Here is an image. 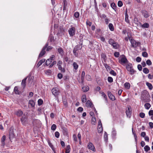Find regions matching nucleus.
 I'll return each mask as SVG.
<instances>
[{
  "label": "nucleus",
  "instance_id": "nucleus-45",
  "mask_svg": "<svg viewBox=\"0 0 153 153\" xmlns=\"http://www.w3.org/2000/svg\"><path fill=\"white\" fill-rule=\"evenodd\" d=\"M116 131L115 130H114L112 131V135L113 137H114L116 136Z\"/></svg>",
  "mask_w": 153,
  "mask_h": 153
},
{
  "label": "nucleus",
  "instance_id": "nucleus-25",
  "mask_svg": "<svg viewBox=\"0 0 153 153\" xmlns=\"http://www.w3.org/2000/svg\"><path fill=\"white\" fill-rule=\"evenodd\" d=\"M29 104L32 107H34L35 105V103L33 100H30L29 102Z\"/></svg>",
  "mask_w": 153,
  "mask_h": 153
},
{
  "label": "nucleus",
  "instance_id": "nucleus-54",
  "mask_svg": "<svg viewBox=\"0 0 153 153\" xmlns=\"http://www.w3.org/2000/svg\"><path fill=\"white\" fill-rule=\"evenodd\" d=\"M120 55L119 53L118 52H115L114 53V56L115 57H118Z\"/></svg>",
  "mask_w": 153,
  "mask_h": 153
},
{
  "label": "nucleus",
  "instance_id": "nucleus-40",
  "mask_svg": "<svg viewBox=\"0 0 153 153\" xmlns=\"http://www.w3.org/2000/svg\"><path fill=\"white\" fill-rule=\"evenodd\" d=\"M43 102V101L42 99H39L38 100V105H42V104Z\"/></svg>",
  "mask_w": 153,
  "mask_h": 153
},
{
  "label": "nucleus",
  "instance_id": "nucleus-35",
  "mask_svg": "<svg viewBox=\"0 0 153 153\" xmlns=\"http://www.w3.org/2000/svg\"><path fill=\"white\" fill-rule=\"evenodd\" d=\"M52 62L51 59L49 58L48 59L46 62V64L47 65H49Z\"/></svg>",
  "mask_w": 153,
  "mask_h": 153
},
{
  "label": "nucleus",
  "instance_id": "nucleus-38",
  "mask_svg": "<svg viewBox=\"0 0 153 153\" xmlns=\"http://www.w3.org/2000/svg\"><path fill=\"white\" fill-rule=\"evenodd\" d=\"M115 42L112 39H109L108 41L109 44L111 45H112Z\"/></svg>",
  "mask_w": 153,
  "mask_h": 153
},
{
  "label": "nucleus",
  "instance_id": "nucleus-64",
  "mask_svg": "<svg viewBox=\"0 0 153 153\" xmlns=\"http://www.w3.org/2000/svg\"><path fill=\"white\" fill-rule=\"evenodd\" d=\"M149 115H153V110H151L149 111Z\"/></svg>",
  "mask_w": 153,
  "mask_h": 153
},
{
  "label": "nucleus",
  "instance_id": "nucleus-28",
  "mask_svg": "<svg viewBox=\"0 0 153 153\" xmlns=\"http://www.w3.org/2000/svg\"><path fill=\"white\" fill-rule=\"evenodd\" d=\"M108 27L110 30L111 31H113L114 30V27L113 24L111 23H109L108 25Z\"/></svg>",
  "mask_w": 153,
  "mask_h": 153
},
{
  "label": "nucleus",
  "instance_id": "nucleus-2",
  "mask_svg": "<svg viewBox=\"0 0 153 153\" xmlns=\"http://www.w3.org/2000/svg\"><path fill=\"white\" fill-rule=\"evenodd\" d=\"M119 62L120 63L123 65L129 63L127 58L124 55H122L120 56Z\"/></svg>",
  "mask_w": 153,
  "mask_h": 153
},
{
  "label": "nucleus",
  "instance_id": "nucleus-47",
  "mask_svg": "<svg viewBox=\"0 0 153 153\" xmlns=\"http://www.w3.org/2000/svg\"><path fill=\"white\" fill-rule=\"evenodd\" d=\"M79 16V14L78 12H76L74 14V16L76 18H78Z\"/></svg>",
  "mask_w": 153,
  "mask_h": 153
},
{
  "label": "nucleus",
  "instance_id": "nucleus-23",
  "mask_svg": "<svg viewBox=\"0 0 153 153\" xmlns=\"http://www.w3.org/2000/svg\"><path fill=\"white\" fill-rule=\"evenodd\" d=\"M146 85L148 87L149 89L151 90L153 88V86L152 85L148 82H146Z\"/></svg>",
  "mask_w": 153,
  "mask_h": 153
},
{
  "label": "nucleus",
  "instance_id": "nucleus-30",
  "mask_svg": "<svg viewBox=\"0 0 153 153\" xmlns=\"http://www.w3.org/2000/svg\"><path fill=\"white\" fill-rule=\"evenodd\" d=\"M92 122L91 123L93 125H95L96 123V120L95 117H92Z\"/></svg>",
  "mask_w": 153,
  "mask_h": 153
},
{
  "label": "nucleus",
  "instance_id": "nucleus-59",
  "mask_svg": "<svg viewBox=\"0 0 153 153\" xmlns=\"http://www.w3.org/2000/svg\"><path fill=\"white\" fill-rule=\"evenodd\" d=\"M58 77L59 79H61L62 77V75L61 73H59L58 74Z\"/></svg>",
  "mask_w": 153,
  "mask_h": 153
},
{
  "label": "nucleus",
  "instance_id": "nucleus-22",
  "mask_svg": "<svg viewBox=\"0 0 153 153\" xmlns=\"http://www.w3.org/2000/svg\"><path fill=\"white\" fill-rule=\"evenodd\" d=\"M124 85L125 88L126 89H129L130 86V85L129 83L126 82L124 84Z\"/></svg>",
  "mask_w": 153,
  "mask_h": 153
},
{
  "label": "nucleus",
  "instance_id": "nucleus-24",
  "mask_svg": "<svg viewBox=\"0 0 153 153\" xmlns=\"http://www.w3.org/2000/svg\"><path fill=\"white\" fill-rule=\"evenodd\" d=\"M6 139V137L4 135L2 136L1 138V144L2 146H4V141Z\"/></svg>",
  "mask_w": 153,
  "mask_h": 153
},
{
  "label": "nucleus",
  "instance_id": "nucleus-56",
  "mask_svg": "<svg viewBox=\"0 0 153 153\" xmlns=\"http://www.w3.org/2000/svg\"><path fill=\"white\" fill-rule=\"evenodd\" d=\"M55 136L56 137H57V138H59V134L58 132L56 131L55 132Z\"/></svg>",
  "mask_w": 153,
  "mask_h": 153
},
{
  "label": "nucleus",
  "instance_id": "nucleus-15",
  "mask_svg": "<svg viewBox=\"0 0 153 153\" xmlns=\"http://www.w3.org/2000/svg\"><path fill=\"white\" fill-rule=\"evenodd\" d=\"M45 61V59H43L40 60L38 63L37 65V67L38 68L39 66L41 65Z\"/></svg>",
  "mask_w": 153,
  "mask_h": 153
},
{
  "label": "nucleus",
  "instance_id": "nucleus-21",
  "mask_svg": "<svg viewBox=\"0 0 153 153\" xmlns=\"http://www.w3.org/2000/svg\"><path fill=\"white\" fill-rule=\"evenodd\" d=\"M82 48V47H80V46H79L78 45H76L74 48L73 50L74 51H78L79 50L81 49V48Z\"/></svg>",
  "mask_w": 153,
  "mask_h": 153
},
{
  "label": "nucleus",
  "instance_id": "nucleus-63",
  "mask_svg": "<svg viewBox=\"0 0 153 153\" xmlns=\"http://www.w3.org/2000/svg\"><path fill=\"white\" fill-rule=\"evenodd\" d=\"M137 68H138V69L139 71H141L142 70V67L141 65H138Z\"/></svg>",
  "mask_w": 153,
  "mask_h": 153
},
{
  "label": "nucleus",
  "instance_id": "nucleus-18",
  "mask_svg": "<svg viewBox=\"0 0 153 153\" xmlns=\"http://www.w3.org/2000/svg\"><path fill=\"white\" fill-rule=\"evenodd\" d=\"M113 48L114 49H117L119 47V45L118 43L116 42H115L112 45Z\"/></svg>",
  "mask_w": 153,
  "mask_h": 153
},
{
  "label": "nucleus",
  "instance_id": "nucleus-31",
  "mask_svg": "<svg viewBox=\"0 0 153 153\" xmlns=\"http://www.w3.org/2000/svg\"><path fill=\"white\" fill-rule=\"evenodd\" d=\"M144 106L146 109H149L151 107V105L149 103H146L145 104Z\"/></svg>",
  "mask_w": 153,
  "mask_h": 153
},
{
  "label": "nucleus",
  "instance_id": "nucleus-11",
  "mask_svg": "<svg viewBox=\"0 0 153 153\" xmlns=\"http://www.w3.org/2000/svg\"><path fill=\"white\" fill-rule=\"evenodd\" d=\"M108 96L109 97V98L112 100L113 101L115 100V97L109 91H108Z\"/></svg>",
  "mask_w": 153,
  "mask_h": 153
},
{
  "label": "nucleus",
  "instance_id": "nucleus-7",
  "mask_svg": "<svg viewBox=\"0 0 153 153\" xmlns=\"http://www.w3.org/2000/svg\"><path fill=\"white\" fill-rule=\"evenodd\" d=\"M88 148L91 150H92L93 152L96 151V149L94 146L93 144L91 142H89L88 145Z\"/></svg>",
  "mask_w": 153,
  "mask_h": 153
},
{
  "label": "nucleus",
  "instance_id": "nucleus-37",
  "mask_svg": "<svg viewBox=\"0 0 153 153\" xmlns=\"http://www.w3.org/2000/svg\"><path fill=\"white\" fill-rule=\"evenodd\" d=\"M111 7L114 10H115V9L116 8V6L114 3H112L111 4Z\"/></svg>",
  "mask_w": 153,
  "mask_h": 153
},
{
  "label": "nucleus",
  "instance_id": "nucleus-42",
  "mask_svg": "<svg viewBox=\"0 0 153 153\" xmlns=\"http://www.w3.org/2000/svg\"><path fill=\"white\" fill-rule=\"evenodd\" d=\"M102 96L104 98L105 100L107 101V96L105 95V94L103 92H102Z\"/></svg>",
  "mask_w": 153,
  "mask_h": 153
},
{
  "label": "nucleus",
  "instance_id": "nucleus-51",
  "mask_svg": "<svg viewBox=\"0 0 153 153\" xmlns=\"http://www.w3.org/2000/svg\"><path fill=\"white\" fill-rule=\"evenodd\" d=\"M86 79L88 81H90L91 80V77L88 75H87L86 76Z\"/></svg>",
  "mask_w": 153,
  "mask_h": 153
},
{
  "label": "nucleus",
  "instance_id": "nucleus-46",
  "mask_svg": "<svg viewBox=\"0 0 153 153\" xmlns=\"http://www.w3.org/2000/svg\"><path fill=\"white\" fill-rule=\"evenodd\" d=\"M110 74L114 76L116 75V73L113 70H112L110 71Z\"/></svg>",
  "mask_w": 153,
  "mask_h": 153
},
{
  "label": "nucleus",
  "instance_id": "nucleus-32",
  "mask_svg": "<svg viewBox=\"0 0 153 153\" xmlns=\"http://www.w3.org/2000/svg\"><path fill=\"white\" fill-rule=\"evenodd\" d=\"M71 148L69 145L67 146V149L65 152V153H69L70 151Z\"/></svg>",
  "mask_w": 153,
  "mask_h": 153
},
{
  "label": "nucleus",
  "instance_id": "nucleus-61",
  "mask_svg": "<svg viewBox=\"0 0 153 153\" xmlns=\"http://www.w3.org/2000/svg\"><path fill=\"white\" fill-rule=\"evenodd\" d=\"M56 61H53L50 65V67L51 68L54 65L56 64Z\"/></svg>",
  "mask_w": 153,
  "mask_h": 153
},
{
  "label": "nucleus",
  "instance_id": "nucleus-6",
  "mask_svg": "<svg viewBox=\"0 0 153 153\" xmlns=\"http://www.w3.org/2000/svg\"><path fill=\"white\" fill-rule=\"evenodd\" d=\"M126 114L127 117L130 118L131 117V108L130 107H128L126 110Z\"/></svg>",
  "mask_w": 153,
  "mask_h": 153
},
{
  "label": "nucleus",
  "instance_id": "nucleus-41",
  "mask_svg": "<svg viewBox=\"0 0 153 153\" xmlns=\"http://www.w3.org/2000/svg\"><path fill=\"white\" fill-rule=\"evenodd\" d=\"M142 55L144 57H147L148 56V54L146 52H143Z\"/></svg>",
  "mask_w": 153,
  "mask_h": 153
},
{
  "label": "nucleus",
  "instance_id": "nucleus-17",
  "mask_svg": "<svg viewBox=\"0 0 153 153\" xmlns=\"http://www.w3.org/2000/svg\"><path fill=\"white\" fill-rule=\"evenodd\" d=\"M103 131V128L102 125H98V132L99 133H100Z\"/></svg>",
  "mask_w": 153,
  "mask_h": 153
},
{
  "label": "nucleus",
  "instance_id": "nucleus-50",
  "mask_svg": "<svg viewBox=\"0 0 153 153\" xmlns=\"http://www.w3.org/2000/svg\"><path fill=\"white\" fill-rule=\"evenodd\" d=\"M146 63L148 65H151L152 63L151 60L149 59H148L147 60Z\"/></svg>",
  "mask_w": 153,
  "mask_h": 153
},
{
  "label": "nucleus",
  "instance_id": "nucleus-49",
  "mask_svg": "<svg viewBox=\"0 0 153 153\" xmlns=\"http://www.w3.org/2000/svg\"><path fill=\"white\" fill-rule=\"evenodd\" d=\"M56 125L55 124H53L51 127V129L52 130H55L56 128Z\"/></svg>",
  "mask_w": 153,
  "mask_h": 153
},
{
  "label": "nucleus",
  "instance_id": "nucleus-5",
  "mask_svg": "<svg viewBox=\"0 0 153 153\" xmlns=\"http://www.w3.org/2000/svg\"><path fill=\"white\" fill-rule=\"evenodd\" d=\"M68 30V33L71 36H73L75 34L76 29L75 28L72 26Z\"/></svg>",
  "mask_w": 153,
  "mask_h": 153
},
{
  "label": "nucleus",
  "instance_id": "nucleus-16",
  "mask_svg": "<svg viewBox=\"0 0 153 153\" xmlns=\"http://www.w3.org/2000/svg\"><path fill=\"white\" fill-rule=\"evenodd\" d=\"M86 105L87 107H92L93 105L92 103L89 100H88L86 103Z\"/></svg>",
  "mask_w": 153,
  "mask_h": 153
},
{
  "label": "nucleus",
  "instance_id": "nucleus-13",
  "mask_svg": "<svg viewBox=\"0 0 153 153\" xmlns=\"http://www.w3.org/2000/svg\"><path fill=\"white\" fill-rule=\"evenodd\" d=\"M45 49L42 48L41 51L39 55V57L40 58L42 57L45 54Z\"/></svg>",
  "mask_w": 153,
  "mask_h": 153
},
{
  "label": "nucleus",
  "instance_id": "nucleus-27",
  "mask_svg": "<svg viewBox=\"0 0 153 153\" xmlns=\"http://www.w3.org/2000/svg\"><path fill=\"white\" fill-rule=\"evenodd\" d=\"M14 91L15 93L17 94H19L20 93V91L18 90V88L17 86H16L14 87Z\"/></svg>",
  "mask_w": 153,
  "mask_h": 153
},
{
  "label": "nucleus",
  "instance_id": "nucleus-1",
  "mask_svg": "<svg viewBox=\"0 0 153 153\" xmlns=\"http://www.w3.org/2000/svg\"><path fill=\"white\" fill-rule=\"evenodd\" d=\"M126 68L127 71L130 72V74L132 75L134 74L135 71L134 70L132 64L130 63H128L126 65Z\"/></svg>",
  "mask_w": 153,
  "mask_h": 153
},
{
  "label": "nucleus",
  "instance_id": "nucleus-4",
  "mask_svg": "<svg viewBox=\"0 0 153 153\" xmlns=\"http://www.w3.org/2000/svg\"><path fill=\"white\" fill-rule=\"evenodd\" d=\"M129 40L133 47L136 48L140 44V42H137L133 39L130 38Z\"/></svg>",
  "mask_w": 153,
  "mask_h": 153
},
{
  "label": "nucleus",
  "instance_id": "nucleus-9",
  "mask_svg": "<svg viewBox=\"0 0 153 153\" xmlns=\"http://www.w3.org/2000/svg\"><path fill=\"white\" fill-rule=\"evenodd\" d=\"M27 116L25 114L22 117L21 120L22 124H24L25 123L27 120Z\"/></svg>",
  "mask_w": 153,
  "mask_h": 153
},
{
  "label": "nucleus",
  "instance_id": "nucleus-29",
  "mask_svg": "<svg viewBox=\"0 0 153 153\" xmlns=\"http://www.w3.org/2000/svg\"><path fill=\"white\" fill-rule=\"evenodd\" d=\"M82 90L84 92H86L88 91L89 89V88L88 86H86L85 87H83L82 88Z\"/></svg>",
  "mask_w": 153,
  "mask_h": 153
},
{
  "label": "nucleus",
  "instance_id": "nucleus-3",
  "mask_svg": "<svg viewBox=\"0 0 153 153\" xmlns=\"http://www.w3.org/2000/svg\"><path fill=\"white\" fill-rule=\"evenodd\" d=\"M52 93L56 97H57L58 95L60 93L59 89L56 88L55 87L52 88L51 90Z\"/></svg>",
  "mask_w": 153,
  "mask_h": 153
},
{
  "label": "nucleus",
  "instance_id": "nucleus-58",
  "mask_svg": "<svg viewBox=\"0 0 153 153\" xmlns=\"http://www.w3.org/2000/svg\"><path fill=\"white\" fill-rule=\"evenodd\" d=\"M141 59L139 57H137L136 58V61L138 62H139L141 61Z\"/></svg>",
  "mask_w": 153,
  "mask_h": 153
},
{
  "label": "nucleus",
  "instance_id": "nucleus-39",
  "mask_svg": "<svg viewBox=\"0 0 153 153\" xmlns=\"http://www.w3.org/2000/svg\"><path fill=\"white\" fill-rule=\"evenodd\" d=\"M144 150L147 152L150 149V148L147 145L146 146L144 147Z\"/></svg>",
  "mask_w": 153,
  "mask_h": 153
},
{
  "label": "nucleus",
  "instance_id": "nucleus-19",
  "mask_svg": "<svg viewBox=\"0 0 153 153\" xmlns=\"http://www.w3.org/2000/svg\"><path fill=\"white\" fill-rule=\"evenodd\" d=\"M58 53L61 55L63 56L64 54V51L62 49L60 48L58 49Z\"/></svg>",
  "mask_w": 153,
  "mask_h": 153
},
{
  "label": "nucleus",
  "instance_id": "nucleus-52",
  "mask_svg": "<svg viewBox=\"0 0 153 153\" xmlns=\"http://www.w3.org/2000/svg\"><path fill=\"white\" fill-rule=\"evenodd\" d=\"M108 81L110 82H112L113 81V78L111 77H108Z\"/></svg>",
  "mask_w": 153,
  "mask_h": 153
},
{
  "label": "nucleus",
  "instance_id": "nucleus-36",
  "mask_svg": "<svg viewBox=\"0 0 153 153\" xmlns=\"http://www.w3.org/2000/svg\"><path fill=\"white\" fill-rule=\"evenodd\" d=\"M149 27V25L148 23H145L142 25V27L144 28H148Z\"/></svg>",
  "mask_w": 153,
  "mask_h": 153
},
{
  "label": "nucleus",
  "instance_id": "nucleus-60",
  "mask_svg": "<svg viewBox=\"0 0 153 153\" xmlns=\"http://www.w3.org/2000/svg\"><path fill=\"white\" fill-rule=\"evenodd\" d=\"M73 137L74 140L76 142H77V137H76V135L75 134H74L73 135Z\"/></svg>",
  "mask_w": 153,
  "mask_h": 153
},
{
  "label": "nucleus",
  "instance_id": "nucleus-43",
  "mask_svg": "<svg viewBox=\"0 0 153 153\" xmlns=\"http://www.w3.org/2000/svg\"><path fill=\"white\" fill-rule=\"evenodd\" d=\"M58 69L59 70L61 71L62 72H64L65 70L64 68H62L61 65L58 66Z\"/></svg>",
  "mask_w": 153,
  "mask_h": 153
},
{
  "label": "nucleus",
  "instance_id": "nucleus-62",
  "mask_svg": "<svg viewBox=\"0 0 153 153\" xmlns=\"http://www.w3.org/2000/svg\"><path fill=\"white\" fill-rule=\"evenodd\" d=\"M86 23L87 25H89V26H90L91 25V22L88 20L87 21Z\"/></svg>",
  "mask_w": 153,
  "mask_h": 153
},
{
  "label": "nucleus",
  "instance_id": "nucleus-20",
  "mask_svg": "<svg viewBox=\"0 0 153 153\" xmlns=\"http://www.w3.org/2000/svg\"><path fill=\"white\" fill-rule=\"evenodd\" d=\"M82 101L83 102H85L86 101V97L85 94H83L81 97Z\"/></svg>",
  "mask_w": 153,
  "mask_h": 153
},
{
  "label": "nucleus",
  "instance_id": "nucleus-44",
  "mask_svg": "<svg viewBox=\"0 0 153 153\" xmlns=\"http://www.w3.org/2000/svg\"><path fill=\"white\" fill-rule=\"evenodd\" d=\"M139 116L142 118H144L145 116V114L143 112H141L139 114Z\"/></svg>",
  "mask_w": 153,
  "mask_h": 153
},
{
  "label": "nucleus",
  "instance_id": "nucleus-14",
  "mask_svg": "<svg viewBox=\"0 0 153 153\" xmlns=\"http://www.w3.org/2000/svg\"><path fill=\"white\" fill-rule=\"evenodd\" d=\"M27 79V77L25 78L24 79H23L21 83V85L23 86V88H25L26 85V80Z\"/></svg>",
  "mask_w": 153,
  "mask_h": 153
},
{
  "label": "nucleus",
  "instance_id": "nucleus-33",
  "mask_svg": "<svg viewBox=\"0 0 153 153\" xmlns=\"http://www.w3.org/2000/svg\"><path fill=\"white\" fill-rule=\"evenodd\" d=\"M73 65L74 68L76 70L78 69V65L76 62H74L73 63Z\"/></svg>",
  "mask_w": 153,
  "mask_h": 153
},
{
  "label": "nucleus",
  "instance_id": "nucleus-26",
  "mask_svg": "<svg viewBox=\"0 0 153 153\" xmlns=\"http://www.w3.org/2000/svg\"><path fill=\"white\" fill-rule=\"evenodd\" d=\"M48 41H50L51 42L54 41V37L52 35H51L49 36Z\"/></svg>",
  "mask_w": 153,
  "mask_h": 153
},
{
  "label": "nucleus",
  "instance_id": "nucleus-57",
  "mask_svg": "<svg viewBox=\"0 0 153 153\" xmlns=\"http://www.w3.org/2000/svg\"><path fill=\"white\" fill-rule=\"evenodd\" d=\"M53 48V47L50 46H49L46 48V51H49L51 50Z\"/></svg>",
  "mask_w": 153,
  "mask_h": 153
},
{
  "label": "nucleus",
  "instance_id": "nucleus-48",
  "mask_svg": "<svg viewBox=\"0 0 153 153\" xmlns=\"http://www.w3.org/2000/svg\"><path fill=\"white\" fill-rule=\"evenodd\" d=\"M118 5L119 7H121L123 5V2L121 1H119L118 2Z\"/></svg>",
  "mask_w": 153,
  "mask_h": 153
},
{
  "label": "nucleus",
  "instance_id": "nucleus-10",
  "mask_svg": "<svg viewBox=\"0 0 153 153\" xmlns=\"http://www.w3.org/2000/svg\"><path fill=\"white\" fill-rule=\"evenodd\" d=\"M85 76V72L84 71H83L82 72V74H81V81H79V83H81L82 84H83L84 82V79Z\"/></svg>",
  "mask_w": 153,
  "mask_h": 153
},
{
  "label": "nucleus",
  "instance_id": "nucleus-8",
  "mask_svg": "<svg viewBox=\"0 0 153 153\" xmlns=\"http://www.w3.org/2000/svg\"><path fill=\"white\" fill-rule=\"evenodd\" d=\"M141 13L143 16L145 18H147L149 16V14L148 12L145 10H142L141 11Z\"/></svg>",
  "mask_w": 153,
  "mask_h": 153
},
{
  "label": "nucleus",
  "instance_id": "nucleus-34",
  "mask_svg": "<svg viewBox=\"0 0 153 153\" xmlns=\"http://www.w3.org/2000/svg\"><path fill=\"white\" fill-rule=\"evenodd\" d=\"M143 71L144 73L147 74L149 73V70L147 68H145L143 69Z\"/></svg>",
  "mask_w": 153,
  "mask_h": 153
},
{
  "label": "nucleus",
  "instance_id": "nucleus-53",
  "mask_svg": "<svg viewBox=\"0 0 153 153\" xmlns=\"http://www.w3.org/2000/svg\"><path fill=\"white\" fill-rule=\"evenodd\" d=\"M101 57L103 59V60H106V55L105 54L102 53L101 55Z\"/></svg>",
  "mask_w": 153,
  "mask_h": 153
},
{
  "label": "nucleus",
  "instance_id": "nucleus-55",
  "mask_svg": "<svg viewBox=\"0 0 153 153\" xmlns=\"http://www.w3.org/2000/svg\"><path fill=\"white\" fill-rule=\"evenodd\" d=\"M110 21V20L107 18H106L105 19V22L106 24L108 25Z\"/></svg>",
  "mask_w": 153,
  "mask_h": 153
},
{
  "label": "nucleus",
  "instance_id": "nucleus-12",
  "mask_svg": "<svg viewBox=\"0 0 153 153\" xmlns=\"http://www.w3.org/2000/svg\"><path fill=\"white\" fill-rule=\"evenodd\" d=\"M15 114L17 116L20 117L23 114V112L21 110H19L15 112Z\"/></svg>",
  "mask_w": 153,
  "mask_h": 153
}]
</instances>
